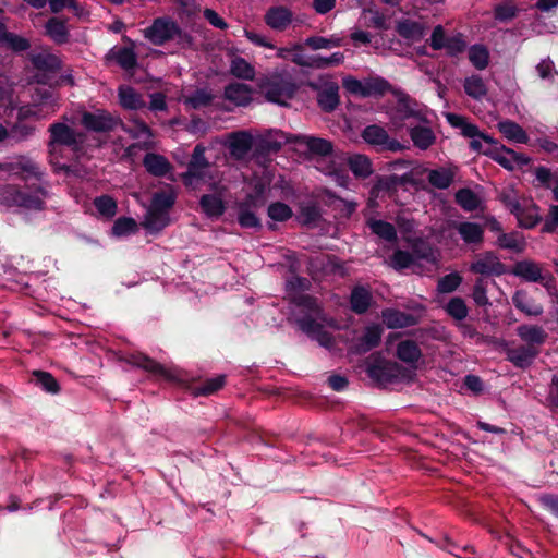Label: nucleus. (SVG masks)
I'll list each match as a JSON object with an SVG mask.
<instances>
[{
    "label": "nucleus",
    "instance_id": "1",
    "mask_svg": "<svg viewBox=\"0 0 558 558\" xmlns=\"http://www.w3.org/2000/svg\"><path fill=\"white\" fill-rule=\"evenodd\" d=\"M143 35L154 46H163L173 40L181 48H190L194 44L193 36L170 16L154 19L151 24L143 29Z\"/></svg>",
    "mask_w": 558,
    "mask_h": 558
},
{
    "label": "nucleus",
    "instance_id": "2",
    "mask_svg": "<svg viewBox=\"0 0 558 558\" xmlns=\"http://www.w3.org/2000/svg\"><path fill=\"white\" fill-rule=\"evenodd\" d=\"M390 92L396 102L386 105V116H389L390 124L393 129H400L407 125L409 119H415L418 122H427L424 112L418 108V102L409 94L397 90L386 81V93Z\"/></svg>",
    "mask_w": 558,
    "mask_h": 558
},
{
    "label": "nucleus",
    "instance_id": "3",
    "mask_svg": "<svg viewBox=\"0 0 558 558\" xmlns=\"http://www.w3.org/2000/svg\"><path fill=\"white\" fill-rule=\"evenodd\" d=\"M397 357L407 363L410 368H407L397 362L386 361V383L395 378L411 380L415 376L417 363L422 359L423 353L418 344L411 339H405L397 344Z\"/></svg>",
    "mask_w": 558,
    "mask_h": 558
},
{
    "label": "nucleus",
    "instance_id": "4",
    "mask_svg": "<svg viewBox=\"0 0 558 558\" xmlns=\"http://www.w3.org/2000/svg\"><path fill=\"white\" fill-rule=\"evenodd\" d=\"M48 148L50 154H54L58 147H69L72 150H78L83 140L82 133H77L74 129L63 122H54L49 125Z\"/></svg>",
    "mask_w": 558,
    "mask_h": 558
},
{
    "label": "nucleus",
    "instance_id": "5",
    "mask_svg": "<svg viewBox=\"0 0 558 558\" xmlns=\"http://www.w3.org/2000/svg\"><path fill=\"white\" fill-rule=\"evenodd\" d=\"M324 320L325 316L299 315L295 318V324L303 333L317 341L320 347L331 349L335 345V338L331 332L325 330L322 324Z\"/></svg>",
    "mask_w": 558,
    "mask_h": 558
},
{
    "label": "nucleus",
    "instance_id": "6",
    "mask_svg": "<svg viewBox=\"0 0 558 558\" xmlns=\"http://www.w3.org/2000/svg\"><path fill=\"white\" fill-rule=\"evenodd\" d=\"M120 119L105 110L95 112L83 111L81 124L85 130L95 133H109L120 123Z\"/></svg>",
    "mask_w": 558,
    "mask_h": 558
},
{
    "label": "nucleus",
    "instance_id": "7",
    "mask_svg": "<svg viewBox=\"0 0 558 558\" xmlns=\"http://www.w3.org/2000/svg\"><path fill=\"white\" fill-rule=\"evenodd\" d=\"M295 134H288L281 130H274L262 136L255 145V155L266 158L281 150L282 146L293 143Z\"/></svg>",
    "mask_w": 558,
    "mask_h": 558
},
{
    "label": "nucleus",
    "instance_id": "8",
    "mask_svg": "<svg viewBox=\"0 0 558 558\" xmlns=\"http://www.w3.org/2000/svg\"><path fill=\"white\" fill-rule=\"evenodd\" d=\"M469 270L484 277H500L507 272V266L495 252L486 251L470 264Z\"/></svg>",
    "mask_w": 558,
    "mask_h": 558
},
{
    "label": "nucleus",
    "instance_id": "9",
    "mask_svg": "<svg viewBox=\"0 0 558 558\" xmlns=\"http://www.w3.org/2000/svg\"><path fill=\"white\" fill-rule=\"evenodd\" d=\"M447 122L454 129H460L461 134L464 137H478L488 144L487 148H494L495 146H504L497 140H495L489 134L481 132L477 125L470 123L468 119L463 116L448 112L445 114Z\"/></svg>",
    "mask_w": 558,
    "mask_h": 558
},
{
    "label": "nucleus",
    "instance_id": "10",
    "mask_svg": "<svg viewBox=\"0 0 558 558\" xmlns=\"http://www.w3.org/2000/svg\"><path fill=\"white\" fill-rule=\"evenodd\" d=\"M295 92V84L283 78H274L264 86L266 99L280 106H287V100L292 99Z\"/></svg>",
    "mask_w": 558,
    "mask_h": 558
},
{
    "label": "nucleus",
    "instance_id": "11",
    "mask_svg": "<svg viewBox=\"0 0 558 558\" xmlns=\"http://www.w3.org/2000/svg\"><path fill=\"white\" fill-rule=\"evenodd\" d=\"M205 147L197 144L192 157L187 163V170L181 174L183 183L189 186L192 185L193 180H202L204 178L203 170L209 167V161L205 157Z\"/></svg>",
    "mask_w": 558,
    "mask_h": 558
},
{
    "label": "nucleus",
    "instance_id": "12",
    "mask_svg": "<svg viewBox=\"0 0 558 558\" xmlns=\"http://www.w3.org/2000/svg\"><path fill=\"white\" fill-rule=\"evenodd\" d=\"M293 144L305 145L311 155L327 157L333 153V144L325 138L312 135L295 134Z\"/></svg>",
    "mask_w": 558,
    "mask_h": 558
},
{
    "label": "nucleus",
    "instance_id": "13",
    "mask_svg": "<svg viewBox=\"0 0 558 558\" xmlns=\"http://www.w3.org/2000/svg\"><path fill=\"white\" fill-rule=\"evenodd\" d=\"M312 87L317 90L316 100L319 108L327 113L335 111L340 102L339 86L329 82L319 88L316 85H312Z\"/></svg>",
    "mask_w": 558,
    "mask_h": 558
},
{
    "label": "nucleus",
    "instance_id": "14",
    "mask_svg": "<svg viewBox=\"0 0 558 558\" xmlns=\"http://www.w3.org/2000/svg\"><path fill=\"white\" fill-rule=\"evenodd\" d=\"M515 331L524 344L532 349H539L548 338L547 331L538 325L522 324Z\"/></svg>",
    "mask_w": 558,
    "mask_h": 558
},
{
    "label": "nucleus",
    "instance_id": "15",
    "mask_svg": "<svg viewBox=\"0 0 558 558\" xmlns=\"http://www.w3.org/2000/svg\"><path fill=\"white\" fill-rule=\"evenodd\" d=\"M381 339V328L379 325L367 326L363 335L350 347L354 354H364L377 347Z\"/></svg>",
    "mask_w": 558,
    "mask_h": 558
},
{
    "label": "nucleus",
    "instance_id": "16",
    "mask_svg": "<svg viewBox=\"0 0 558 558\" xmlns=\"http://www.w3.org/2000/svg\"><path fill=\"white\" fill-rule=\"evenodd\" d=\"M541 350L532 349L525 344H520L515 348L506 350L507 361L512 363L518 368H529L534 360L538 356Z\"/></svg>",
    "mask_w": 558,
    "mask_h": 558
},
{
    "label": "nucleus",
    "instance_id": "17",
    "mask_svg": "<svg viewBox=\"0 0 558 558\" xmlns=\"http://www.w3.org/2000/svg\"><path fill=\"white\" fill-rule=\"evenodd\" d=\"M264 21L267 26L277 32H283L293 21L291 10L282 5H275L267 10Z\"/></svg>",
    "mask_w": 558,
    "mask_h": 558
},
{
    "label": "nucleus",
    "instance_id": "18",
    "mask_svg": "<svg viewBox=\"0 0 558 558\" xmlns=\"http://www.w3.org/2000/svg\"><path fill=\"white\" fill-rule=\"evenodd\" d=\"M253 136L246 131L230 134L229 150L236 159L244 158L253 148Z\"/></svg>",
    "mask_w": 558,
    "mask_h": 558
},
{
    "label": "nucleus",
    "instance_id": "19",
    "mask_svg": "<svg viewBox=\"0 0 558 558\" xmlns=\"http://www.w3.org/2000/svg\"><path fill=\"white\" fill-rule=\"evenodd\" d=\"M409 187H414L415 190L420 187V181L413 177L412 171H404L401 174H386V194L389 196L392 192L398 191V189L409 191Z\"/></svg>",
    "mask_w": 558,
    "mask_h": 558
},
{
    "label": "nucleus",
    "instance_id": "20",
    "mask_svg": "<svg viewBox=\"0 0 558 558\" xmlns=\"http://www.w3.org/2000/svg\"><path fill=\"white\" fill-rule=\"evenodd\" d=\"M454 229L465 244L481 245L484 242V228L476 222H457L454 223Z\"/></svg>",
    "mask_w": 558,
    "mask_h": 558
},
{
    "label": "nucleus",
    "instance_id": "21",
    "mask_svg": "<svg viewBox=\"0 0 558 558\" xmlns=\"http://www.w3.org/2000/svg\"><path fill=\"white\" fill-rule=\"evenodd\" d=\"M408 130L414 147L421 150H427L436 142V134L429 126L410 124Z\"/></svg>",
    "mask_w": 558,
    "mask_h": 558
},
{
    "label": "nucleus",
    "instance_id": "22",
    "mask_svg": "<svg viewBox=\"0 0 558 558\" xmlns=\"http://www.w3.org/2000/svg\"><path fill=\"white\" fill-rule=\"evenodd\" d=\"M143 166L149 174L157 178L165 177L172 169V165L165 156L155 153H147L144 156Z\"/></svg>",
    "mask_w": 558,
    "mask_h": 558
},
{
    "label": "nucleus",
    "instance_id": "23",
    "mask_svg": "<svg viewBox=\"0 0 558 558\" xmlns=\"http://www.w3.org/2000/svg\"><path fill=\"white\" fill-rule=\"evenodd\" d=\"M45 33L56 44L61 45L69 41L70 33L66 27V20L52 16L45 23Z\"/></svg>",
    "mask_w": 558,
    "mask_h": 558
},
{
    "label": "nucleus",
    "instance_id": "24",
    "mask_svg": "<svg viewBox=\"0 0 558 558\" xmlns=\"http://www.w3.org/2000/svg\"><path fill=\"white\" fill-rule=\"evenodd\" d=\"M291 302L300 308V315L325 316L324 308L313 295L299 293L292 296Z\"/></svg>",
    "mask_w": 558,
    "mask_h": 558
},
{
    "label": "nucleus",
    "instance_id": "25",
    "mask_svg": "<svg viewBox=\"0 0 558 558\" xmlns=\"http://www.w3.org/2000/svg\"><path fill=\"white\" fill-rule=\"evenodd\" d=\"M365 372L378 388H384V352L376 351L365 360Z\"/></svg>",
    "mask_w": 558,
    "mask_h": 558
},
{
    "label": "nucleus",
    "instance_id": "26",
    "mask_svg": "<svg viewBox=\"0 0 558 558\" xmlns=\"http://www.w3.org/2000/svg\"><path fill=\"white\" fill-rule=\"evenodd\" d=\"M225 98L236 106H247L252 101V88L243 83H230L225 87Z\"/></svg>",
    "mask_w": 558,
    "mask_h": 558
},
{
    "label": "nucleus",
    "instance_id": "27",
    "mask_svg": "<svg viewBox=\"0 0 558 558\" xmlns=\"http://www.w3.org/2000/svg\"><path fill=\"white\" fill-rule=\"evenodd\" d=\"M418 324V317L395 308H386V328L396 329Z\"/></svg>",
    "mask_w": 558,
    "mask_h": 558
},
{
    "label": "nucleus",
    "instance_id": "28",
    "mask_svg": "<svg viewBox=\"0 0 558 558\" xmlns=\"http://www.w3.org/2000/svg\"><path fill=\"white\" fill-rule=\"evenodd\" d=\"M398 34L409 40L418 41L425 35V27L422 22L411 19H403L398 22Z\"/></svg>",
    "mask_w": 558,
    "mask_h": 558
},
{
    "label": "nucleus",
    "instance_id": "29",
    "mask_svg": "<svg viewBox=\"0 0 558 558\" xmlns=\"http://www.w3.org/2000/svg\"><path fill=\"white\" fill-rule=\"evenodd\" d=\"M170 221L171 219L169 214L148 207L143 221V227L150 233H157L168 227Z\"/></svg>",
    "mask_w": 558,
    "mask_h": 558
},
{
    "label": "nucleus",
    "instance_id": "30",
    "mask_svg": "<svg viewBox=\"0 0 558 558\" xmlns=\"http://www.w3.org/2000/svg\"><path fill=\"white\" fill-rule=\"evenodd\" d=\"M512 303L517 310L523 312L527 316H539L544 310L539 303H536L526 292L517 291L512 296Z\"/></svg>",
    "mask_w": 558,
    "mask_h": 558
},
{
    "label": "nucleus",
    "instance_id": "31",
    "mask_svg": "<svg viewBox=\"0 0 558 558\" xmlns=\"http://www.w3.org/2000/svg\"><path fill=\"white\" fill-rule=\"evenodd\" d=\"M130 363L138 368L160 377H168L169 375L163 365L143 353L131 355Z\"/></svg>",
    "mask_w": 558,
    "mask_h": 558
},
{
    "label": "nucleus",
    "instance_id": "32",
    "mask_svg": "<svg viewBox=\"0 0 558 558\" xmlns=\"http://www.w3.org/2000/svg\"><path fill=\"white\" fill-rule=\"evenodd\" d=\"M119 102L124 109L138 110L146 107L141 94L131 86H120L118 89Z\"/></svg>",
    "mask_w": 558,
    "mask_h": 558
},
{
    "label": "nucleus",
    "instance_id": "33",
    "mask_svg": "<svg viewBox=\"0 0 558 558\" xmlns=\"http://www.w3.org/2000/svg\"><path fill=\"white\" fill-rule=\"evenodd\" d=\"M497 128L499 132L508 140L520 144L529 143V135L524 129L517 122L511 120H504L498 122Z\"/></svg>",
    "mask_w": 558,
    "mask_h": 558
},
{
    "label": "nucleus",
    "instance_id": "34",
    "mask_svg": "<svg viewBox=\"0 0 558 558\" xmlns=\"http://www.w3.org/2000/svg\"><path fill=\"white\" fill-rule=\"evenodd\" d=\"M203 213L209 218H218L223 215L226 205L223 199L215 194H204L199 199Z\"/></svg>",
    "mask_w": 558,
    "mask_h": 558
},
{
    "label": "nucleus",
    "instance_id": "35",
    "mask_svg": "<svg viewBox=\"0 0 558 558\" xmlns=\"http://www.w3.org/2000/svg\"><path fill=\"white\" fill-rule=\"evenodd\" d=\"M372 295L367 289L357 286L354 287L350 295L351 310L356 314H364L371 305Z\"/></svg>",
    "mask_w": 558,
    "mask_h": 558
},
{
    "label": "nucleus",
    "instance_id": "36",
    "mask_svg": "<svg viewBox=\"0 0 558 558\" xmlns=\"http://www.w3.org/2000/svg\"><path fill=\"white\" fill-rule=\"evenodd\" d=\"M226 385V375H217L211 378H206L197 385L192 387L194 396H210L219 391Z\"/></svg>",
    "mask_w": 558,
    "mask_h": 558
},
{
    "label": "nucleus",
    "instance_id": "37",
    "mask_svg": "<svg viewBox=\"0 0 558 558\" xmlns=\"http://www.w3.org/2000/svg\"><path fill=\"white\" fill-rule=\"evenodd\" d=\"M512 274L530 282H539L542 280L541 268L531 260L515 263Z\"/></svg>",
    "mask_w": 558,
    "mask_h": 558
},
{
    "label": "nucleus",
    "instance_id": "38",
    "mask_svg": "<svg viewBox=\"0 0 558 558\" xmlns=\"http://www.w3.org/2000/svg\"><path fill=\"white\" fill-rule=\"evenodd\" d=\"M428 183L438 190L448 189L454 180V172L448 168L427 170Z\"/></svg>",
    "mask_w": 558,
    "mask_h": 558
},
{
    "label": "nucleus",
    "instance_id": "39",
    "mask_svg": "<svg viewBox=\"0 0 558 558\" xmlns=\"http://www.w3.org/2000/svg\"><path fill=\"white\" fill-rule=\"evenodd\" d=\"M33 380L36 386L41 390L50 395H57L60 392L61 387L56 377L46 371H34L32 373Z\"/></svg>",
    "mask_w": 558,
    "mask_h": 558
},
{
    "label": "nucleus",
    "instance_id": "40",
    "mask_svg": "<svg viewBox=\"0 0 558 558\" xmlns=\"http://www.w3.org/2000/svg\"><path fill=\"white\" fill-rule=\"evenodd\" d=\"M348 166L356 178L365 179L373 172L371 159L365 155L355 154L350 156Z\"/></svg>",
    "mask_w": 558,
    "mask_h": 558
},
{
    "label": "nucleus",
    "instance_id": "41",
    "mask_svg": "<svg viewBox=\"0 0 558 558\" xmlns=\"http://www.w3.org/2000/svg\"><path fill=\"white\" fill-rule=\"evenodd\" d=\"M497 245L501 248L511 250L515 253H522L525 248V241L519 232H502L498 235Z\"/></svg>",
    "mask_w": 558,
    "mask_h": 558
},
{
    "label": "nucleus",
    "instance_id": "42",
    "mask_svg": "<svg viewBox=\"0 0 558 558\" xmlns=\"http://www.w3.org/2000/svg\"><path fill=\"white\" fill-rule=\"evenodd\" d=\"M469 60L476 70H485L489 64V51L481 44L472 45L469 48Z\"/></svg>",
    "mask_w": 558,
    "mask_h": 558
},
{
    "label": "nucleus",
    "instance_id": "43",
    "mask_svg": "<svg viewBox=\"0 0 558 558\" xmlns=\"http://www.w3.org/2000/svg\"><path fill=\"white\" fill-rule=\"evenodd\" d=\"M463 87L465 94L476 100L482 99L487 94L485 82L480 75L466 77Z\"/></svg>",
    "mask_w": 558,
    "mask_h": 558
},
{
    "label": "nucleus",
    "instance_id": "44",
    "mask_svg": "<svg viewBox=\"0 0 558 558\" xmlns=\"http://www.w3.org/2000/svg\"><path fill=\"white\" fill-rule=\"evenodd\" d=\"M175 199L177 195L173 192L159 191L154 193L149 207L169 214V210L175 204Z\"/></svg>",
    "mask_w": 558,
    "mask_h": 558
},
{
    "label": "nucleus",
    "instance_id": "45",
    "mask_svg": "<svg viewBox=\"0 0 558 558\" xmlns=\"http://www.w3.org/2000/svg\"><path fill=\"white\" fill-rule=\"evenodd\" d=\"M456 203L465 211L476 210L480 206V198L471 189H460L456 193Z\"/></svg>",
    "mask_w": 558,
    "mask_h": 558
},
{
    "label": "nucleus",
    "instance_id": "46",
    "mask_svg": "<svg viewBox=\"0 0 558 558\" xmlns=\"http://www.w3.org/2000/svg\"><path fill=\"white\" fill-rule=\"evenodd\" d=\"M537 209L538 207L536 205H533L531 208L522 207L519 215L514 216L519 227L524 229L535 228L542 220V217L537 214Z\"/></svg>",
    "mask_w": 558,
    "mask_h": 558
},
{
    "label": "nucleus",
    "instance_id": "47",
    "mask_svg": "<svg viewBox=\"0 0 558 558\" xmlns=\"http://www.w3.org/2000/svg\"><path fill=\"white\" fill-rule=\"evenodd\" d=\"M444 308L451 318L458 322L465 319L469 314L465 301L461 296L451 298Z\"/></svg>",
    "mask_w": 558,
    "mask_h": 558
},
{
    "label": "nucleus",
    "instance_id": "48",
    "mask_svg": "<svg viewBox=\"0 0 558 558\" xmlns=\"http://www.w3.org/2000/svg\"><path fill=\"white\" fill-rule=\"evenodd\" d=\"M233 76L242 80H253L255 76L254 68L242 57H235L230 66Z\"/></svg>",
    "mask_w": 558,
    "mask_h": 558
},
{
    "label": "nucleus",
    "instance_id": "49",
    "mask_svg": "<svg viewBox=\"0 0 558 558\" xmlns=\"http://www.w3.org/2000/svg\"><path fill=\"white\" fill-rule=\"evenodd\" d=\"M117 63L125 71L133 70L137 65V57L133 48L122 47L113 52Z\"/></svg>",
    "mask_w": 558,
    "mask_h": 558
},
{
    "label": "nucleus",
    "instance_id": "50",
    "mask_svg": "<svg viewBox=\"0 0 558 558\" xmlns=\"http://www.w3.org/2000/svg\"><path fill=\"white\" fill-rule=\"evenodd\" d=\"M487 280L482 277L476 278L474 282L472 299L478 307H487L492 305L487 296Z\"/></svg>",
    "mask_w": 558,
    "mask_h": 558
},
{
    "label": "nucleus",
    "instance_id": "51",
    "mask_svg": "<svg viewBox=\"0 0 558 558\" xmlns=\"http://www.w3.org/2000/svg\"><path fill=\"white\" fill-rule=\"evenodd\" d=\"M33 64L40 71L57 72L61 69V60L54 54H38L34 57Z\"/></svg>",
    "mask_w": 558,
    "mask_h": 558
},
{
    "label": "nucleus",
    "instance_id": "52",
    "mask_svg": "<svg viewBox=\"0 0 558 558\" xmlns=\"http://www.w3.org/2000/svg\"><path fill=\"white\" fill-rule=\"evenodd\" d=\"M22 189L15 184H4L0 187V204L5 206H17Z\"/></svg>",
    "mask_w": 558,
    "mask_h": 558
},
{
    "label": "nucleus",
    "instance_id": "53",
    "mask_svg": "<svg viewBox=\"0 0 558 558\" xmlns=\"http://www.w3.org/2000/svg\"><path fill=\"white\" fill-rule=\"evenodd\" d=\"M267 214L271 220L283 222L292 217L293 211L286 203L275 202L268 206Z\"/></svg>",
    "mask_w": 558,
    "mask_h": 558
},
{
    "label": "nucleus",
    "instance_id": "54",
    "mask_svg": "<svg viewBox=\"0 0 558 558\" xmlns=\"http://www.w3.org/2000/svg\"><path fill=\"white\" fill-rule=\"evenodd\" d=\"M94 206L98 213L106 218H112L117 213V202L109 195L96 197L94 199Z\"/></svg>",
    "mask_w": 558,
    "mask_h": 558
},
{
    "label": "nucleus",
    "instance_id": "55",
    "mask_svg": "<svg viewBox=\"0 0 558 558\" xmlns=\"http://www.w3.org/2000/svg\"><path fill=\"white\" fill-rule=\"evenodd\" d=\"M344 56L342 52H335L329 57L315 56L312 57L308 61L307 66L316 68V69H325L333 65H339L342 63Z\"/></svg>",
    "mask_w": 558,
    "mask_h": 558
},
{
    "label": "nucleus",
    "instance_id": "56",
    "mask_svg": "<svg viewBox=\"0 0 558 558\" xmlns=\"http://www.w3.org/2000/svg\"><path fill=\"white\" fill-rule=\"evenodd\" d=\"M214 100V95L206 88H197L191 96L187 97L186 104L193 109H201L209 106Z\"/></svg>",
    "mask_w": 558,
    "mask_h": 558
},
{
    "label": "nucleus",
    "instance_id": "57",
    "mask_svg": "<svg viewBox=\"0 0 558 558\" xmlns=\"http://www.w3.org/2000/svg\"><path fill=\"white\" fill-rule=\"evenodd\" d=\"M462 280L463 278L459 272H450L438 280L437 290L440 293H451L459 288Z\"/></svg>",
    "mask_w": 558,
    "mask_h": 558
},
{
    "label": "nucleus",
    "instance_id": "58",
    "mask_svg": "<svg viewBox=\"0 0 558 558\" xmlns=\"http://www.w3.org/2000/svg\"><path fill=\"white\" fill-rule=\"evenodd\" d=\"M137 231V223L131 217H119L112 226V234L123 236Z\"/></svg>",
    "mask_w": 558,
    "mask_h": 558
},
{
    "label": "nucleus",
    "instance_id": "59",
    "mask_svg": "<svg viewBox=\"0 0 558 558\" xmlns=\"http://www.w3.org/2000/svg\"><path fill=\"white\" fill-rule=\"evenodd\" d=\"M500 147L501 146L486 148V150H484V155L493 159L506 170L512 171L514 169L513 159L507 155L506 151L501 150Z\"/></svg>",
    "mask_w": 558,
    "mask_h": 558
},
{
    "label": "nucleus",
    "instance_id": "60",
    "mask_svg": "<svg viewBox=\"0 0 558 558\" xmlns=\"http://www.w3.org/2000/svg\"><path fill=\"white\" fill-rule=\"evenodd\" d=\"M2 44L14 52H24L31 48V43L27 38L11 32L7 33Z\"/></svg>",
    "mask_w": 558,
    "mask_h": 558
},
{
    "label": "nucleus",
    "instance_id": "61",
    "mask_svg": "<svg viewBox=\"0 0 558 558\" xmlns=\"http://www.w3.org/2000/svg\"><path fill=\"white\" fill-rule=\"evenodd\" d=\"M36 128L24 121H16L9 132V138L21 142L31 137L35 133Z\"/></svg>",
    "mask_w": 558,
    "mask_h": 558
},
{
    "label": "nucleus",
    "instance_id": "62",
    "mask_svg": "<svg viewBox=\"0 0 558 558\" xmlns=\"http://www.w3.org/2000/svg\"><path fill=\"white\" fill-rule=\"evenodd\" d=\"M238 211V222L242 228L245 229H260L262 222L260 219L256 216V214L246 208H236Z\"/></svg>",
    "mask_w": 558,
    "mask_h": 558
},
{
    "label": "nucleus",
    "instance_id": "63",
    "mask_svg": "<svg viewBox=\"0 0 558 558\" xmlns=\"http://www.w3.org/2000/svg\"><path fill=\"white\" fill-rule=\"evenodd\" d=\"M414 263L413 255L403 250H397L390 259V266L396 270L409 268Z\"/></svg>",
    "mask_w": 558,
    "mask_h": 558
},
{
    "label": "nucleus",
    "instance_id": "64",
    "mask_svg": "<svg viewBox=\"0 0 558 558\" xmlns=\"http://www.w3.org/2000/svg\"><path fill=\"white\" fill-rule=\"evenodd\" d=\"M362 137L368 144L384 145V128L377 124L367 125L362 132Z\"/></svg>",
    "mask_w": 558,
    "mask_h": 558
}]
</instances>
